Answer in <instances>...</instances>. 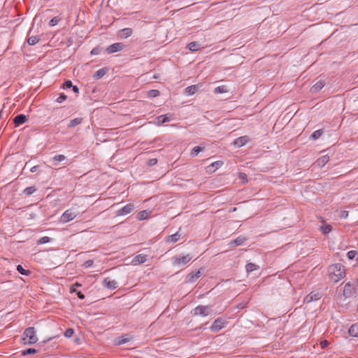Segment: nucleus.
<instances>
[{
  "label": "nucleus",
  "instance_id": "obj_29",
  "mask_svg": "<svg viewBox=\"0 0 358 358\" xmlns=\"http://www.w3.org/2000/svg\"><path fill=\"white\" fill-rule=\"evenodd\" d=\"M36 190V189L34 186L28 187L24 189L23 193L27 196H29L32 194L34 192H35Z\"/></svg>",
  "mask_w": 358,
  "mask_h": 358
},
{
  "label": "nucleus",
  "instance_id": "obj_42",
  "mask_svg": "<svg viewBox=\"0 0 358 358\" xmlns=\"http://www.w3.org/2000/svg\"><path fill=\"white\" fill-rule=\"evenodd\" d=\"M74 334V331L73 329H67L65 332H64V336L66 337V338H70Z\"/></svg>",
  "mask_w": 358,
  "mask_h": 358
},
{
  "label": "nucleus",
  "instance_id": "obj_17",
  "mask_svg": "<svg viewBox=\"0 0 358 358\" xmlns=\"http://www.w3.org/2000/svg\"><path fill=\"white\" fill-rule=\"evenodd\" d=\"M248 142L247 136H241L234 140V144L238 148L245 145Z\"/></svg>",
  "mask_w": 358,
  "mask_h": 358
},
{
  "label": "nucleus",
  "instance_id": "obj_22",
  "mask_svg": "<svg viewBox=\"0 0 358 358\" xmlns=\"http://www.w3.org/2000/svg\"><path fill=\"white\" fill-rule=\"evenodd\" d=\"M83 122V118L77 117L71 120L68 125L69 128L75 127L76 126L81 124Z\"/></svg>",
  "mask_w": 358,
  "mask_h": 358
},
{
  "label": "nucleus",
  "instance_id": "obj_28",
  "mask_svg": "<svg viewBox=\"0 0 358 358\" xmlns=\"http://www.w3.org/2000/svg\"><path fill=\"white\" fill-rule=\"evenodd\" d=\"M106 71L104 69H101L96 71V73L94 75V78L96 79H99L102 78L105 74Z\"/></svg>",
  "mask_w": 358,
  "mask_h": 358
},
{
  "label": "nucleus",
  "instance_id": "obj_23",
  "mask_svg": "<svg viewBox=\"0 0 358 358\" xmlns=\"http://www.w3.org/2000/svg\"><path fill=\"white\" fill-rule=\"evenodd\" d=\"M40 41L38 36H31L27 38V43L29 45H36Z\"/></svg>",
  "mask_w": 358,
  "mask_h": 358
},
{
  "label": "nucleus",
  "instance_id": "obj_3",
  "mask_svg": "<svg viewBox=\"0 0 358 358\" xmlns=\"http://www.w3.org/2000/svg\"><path fill=\"white\" fill-rule=\"evenodd\" d=\"M192 257L189 254L180 255L173 256L171 258V262L174 266H181L187 264L192 259Z\"/></svg>",
  "mask_w": 358,
  "mask_h": 358
},
{
  "label": "nucleus",
  "instance_id": "obj_33",
  "mask_svg": "<svg viewBox=\"0 0 358 358\" xmlns=\"http://www.w3.org/2000/svg\"><path fill=\"white\" fill-rule=\"evenodd\" d=\"M148 217V213L146 210H142L138 214V219L140 220H143L147 219Z\"/></svg>",
  "mask_w": 358,
  "mask_h": 358
},
{
  "label": "nucleus",
  "instance_id": "obj_14",
  "mask_svg": "<svg viewBox=\"0 0 358 358\" xmlns=\"http://www.w3.org/2000/svg\"><path fill=\"white\" fill-rule=\"evenodd\" d=\"M355 293V289L350 282L345 284L343 289V295L348 298L351 296Z\"/></svg>",
  "mask_w": 358,
  "mask_h": 358
},
{
  "label": "nucleus",
  "instance_id": "obj_53",
  "mask_svg": "<svg viewBox=\"0 0 358 358\" xmlns=\"http://www.w3.org/2000/svg\"><path fill=\"white\" fill-rule=\"evenodd\" d=\"M77 295H78V298L80 299H85V295L83 294H82L80 292H78Z\"/></svg>",
  "mask_w": 358,
  "mask_h": 358
},
{
  "label": "nucleus",
  "instance_id": "obj_36",
  "mask_svg": "<svg viewBox=\"0 0 358 358\" xmlns=\"http://www.w3.org/2000/svg\"><path fill=\"white\" fill-rule=\"evenodd\" d=\"M148 95L150 98L157 97L159 95V92L157 90H151L148 92Z\"/></svg>",
  "mask_w": 358,
  "mask_h": 358
},
{
  "label": "nucleus",
  "instance_id": "obj_47",
  "mask_svg": "<svg viewBox=\"0 0 358 358\" xmlns=\"http://www.w3.org/2000/svg\"><path fill=\"white\" fill-rule=\"evenodd\" d=\"M239 178L244 182H247V175L243 173H239Z\"/></svg>",
  "mask_w": 358,
  "mask_h": 358
},
{
  "label": "nucleus",
  "instance_id": "obj_43",
  "mask_svg": "<svg viewBox=\"0 0 358 358\" xmlns=\"http://www.w3.org/2000/svg\"><path fill=\"white\" fill-rule=\"evenodd\" d=\"M67 99V96L65 95L64 93L60 94L59 97L56 99V101L57 103H62L64 101H65Z\"/></svg>",
  "mask_w": 358,
  "mask_h": 358
},
{
  "label": "nucleus",
  "instance_id": "obj_46",
  "mask_svg": "<svg viewBox=\"0 0 358 358\" xmlns=\"http://www.w3.org/2000/svg\"><path fill=\"white\" fill-rule=\"evenodd\" d=\"M94 264V261L92 260V259H89V260H87L86 262H85V263L83 264V266L85 267V268H89V267H91Z\"/></svg>",
  "mask_w": 358,
  "mask_h": 358
},
{
  "label": "nucleus",
  "instance_id": "obj_50",
  "mask_svg": "<svg viewBox=\"0 0 358 358\" xmlns=\"http://www.w3.org/2000/svg\"><path fill=\"white\" fill-rule=\"evenodd\" d=\"M157 163V159H155V158H153V159H150L149 160V163H148V164H149L150 166H154V165H155Z\"/></svg>",
  "mask_w": 358,
  "mask_h": 358
},
{
  "label": "nucleus",
  "instance_id": "obj_49",
  "mask_svg": "<svg viewBox=\"0 0 358 358\" xmlns=\"http://www.w3.org/2000/svg\"><path fill=\"white\" fill-rule=\"evenodd\" d=\"M329 344V343L327 340H324L320 343V345H321L322 348H324L327 347Z\"/></svg>",
  "mask_w": 358,
  "mask_h": 358
},
{
  "label": "nucleus",
  "instance_id": "obj_57",
  "mask_svg": "<svg viewBox=\"0 0 358 358\" xmlns=\"http://www.w3.org/2000/svg\"><path fill=\"white\" fill-rule=\"evenodd\" d=\"M71 292H76V290H75V289H71Z\"/></svg>",
  "mask_w": 358,
  "mask_h": 358
},
{
  "label": "nucleus",
  "instance_id": "obj_1",
  "mask_svg": "<svg viewBox=\"0 0 358 358\" xmlns=\"http://www.w3.org/2000/svg\"><path fill=\"white\" fill-rule=\"evenodd\" d=\"M345 266L341 264H335L329 266V273L331 280L334 282H338L343 278L345 274Z\"/></svg>",
  "mask_w": 358,
  "mask_h": 358
},
{
  "label": "nucleus",
  "instance_id": "obj_37",
  "mask_svg": "<svg viewBox=\"0 0 358 358\" xmlns=\"http://www.w3.org/2000/svg\"><path fill=\"white\" fill-rule=\"evenodd\" d=\"M37 352H38V350L34 349V348H28L27 350H23L22 352V355L25 356V355H27L36 353Z\"/></svg>",
  "mask_w": 358,
  "mask_h": 358
},
{
  "label": "nucleus",
  "instance_id": "obj_51",
  "mask_svg": "<svg viewBox=\"0 0 358 358\" xmlns=\"http://www.w3.org/2000/svg\"><path fill=\"white\" fill-rule=\"evenodd\" d=\"M128 341V339L127 338H122L120 339L119 341H118V344L121 345V344H124L125 343H127Z\"/></svg>",
  "mask_w": 358,
  "mask_h": 358
},
{
  "label": "nucleus",
  "instance_id": "obj_48",
  "mask_svg": "<svg viewBox=\"0 0 358 358\" xmlns=\"http://www.w3.org/2000/svg\"><path fill=\"white\" fill-rule=\"evenodd\" d=\"M348 216V211L347 210H343L341 212L340 217L342 218H347Z\"/></svg>",
  "mask_w": 358,
  "mask_h": 358
},
{
  "label": "nucleus",
  "instance_id": "obj_25",
  "mask_svg": "<svg viewBox=\"0 0 358 358\" xmlns=\"http://www.w3.org/2000/svg\"><path fill=\"white\" fill-rule=\"evenodd\" d=\"M204 150V147L201 146H196L193 148V149L191 151V156L195 157L199 155V152H202Z\"/></svg>",
  "mask_w": 358,
  "mask_h": 358
},
{
  "label": "nucleus",
  "instance_id": "obj_4",
  "mask_svg": "<svg viewBox=\"0 0 358 358\" xmlns=\"http://www.w3.org/2000/svg\"><path fill=\"white\" fill-rule=\"evenodd\" d=\"M78 212L73 209L66 210L62 215L61 220L63 222H68L69 221L73 220L78 215Z\"/></svg>",
  "mask_w": 358,
  "mask_h": 358
},
{
  "label": "nucleus",
  "instance_id": "obj_18",
  "mask_svg": "<svg viewBox=\"0 0 358 358\" xmlns=\"http://www.w3.org/2000/svg\"><path fill=\"white\" fill-rule=\"evenodd\" d=\"M329 161V157L327 155L320 157L316 162L318 166L323 167Z\"/></svg>",
  "mask_w": 358,
  "mask_h": 358
},
{
  "label": "nucleus",
  "instance_id": "obj_12",
  "mask_svg": "<svg viewBox=\"0 0 358 358\" xmlns=\"http://www.w3.org/2000/svg\"><path fill=\"white\" fill-rule=\"evenodd\" d=\"M201 275V272L200 270H197L195 272L190 273L187 276V282L193 283L197 279H199Z\"/></svg>",
  "mask_w": 358,
  "mask_h": 358
},
{
  "label": "nucleus",
  "instance_id": "obj_54",
  "mask_svg": "<svg viewBox=\"0 0 358 358\" xmlns=\"http://www.w3.org/2000/svg\"><path fill=\"white\" fill-rule=\"evenodd\" d=\"M38 166H34L33 167L31 168L30 171L32 173H34L38 170Z\"/></svg>",
  "mask_w": 358,
  "mask_h": 358
},
{
  "label": "nucleus",
  "instance_id": "obj_7",
  "mask_svg": "<svg viewBox=\"0 0 358 358\" xmlns=\"http://www.w3.org/2000/svg\"><path fill=\"white\" fill-rule=\"evenodd\" d=\"M134 209L133 204L129 203L117 211V216H123L130 213Z\"/></svg>",
  "mask_w": 358,
  "mask_h": 358
},
{
  "label": "nucleus",
  "instance_id": "obj_45",
  "mask_svg": "<svg viewBox=\"0 0 358 358\" xmlns=\"http://www.w3.org/2000/svg\"><path fill=\"white\" fill-rule=\"evenodd\" d=\"M356 255V252L354 250H350L347 253V257L349 259H353Z\"/></svg>",
  "mask_w": 358,
  "mask_h": 358
},
{
  "label": "nucleus",
  "instance_id": "obj_26",
  "mask_svg": "<svg viewBox=\"0 0 358 358\" xmlns=\"http://www.w3.org/2000/svg\"><path fill=\"white\" fill-rule=\"evenodd\" d=\"M158 122L159 124H164L165 122H169L171 120V118L168 116V115H159L158 117Z\"/></svg>",
  "mask_w": 358,
  "mask_h": 358
},
{
  "label": "nucleus",
  "instance_id": "obj_40",
  "mask_svg": "<svg viewBox=\"0 0 358 358\" xmlns=\"http://www.w3.org/2000/svg\"><path fill=\"white\" fill-rule=\"evenodd\" d=\"M101 48L99 46H96L91 50L90 53L92 55H97L101 52Z\"/></svg>",
  "mask_w": 358,
  "mask_h": 358
},
{
  "label": "nucleus",
  "instance_id": "obj_24",
  "mask_svg": "<svg viewBox=\"0 0 358 358\" xmlns=\"http://www.w3.org/2000/svg\"><path fill=\"white\" fill-rule=\"evenodd\" d=\"M259 266L253 263H248L245 266V268L248 273H250L253 271L259 269Z\"/></svg>",
  "mask_w": 358,
  "mask_h": 358
},
{
  "label": "nucleus",
  "instance_id": "obj_16",
  "mask_svg": "<svg viewBox=\"0 0 358 358\" xmlns=\"http://www.w3.org/2000/svg\"><path fill=\"white\" fill-rule=\"evenodd\" d=\"M133 30L131 28H124L119 31V36L122 38H127L131 36Z\"/></svg>",
  "mask_w": 358,
  "mask_h": 358
},
{
  "label": "nucleus",
  "instance_id": "obj_19",
  "mask_svg": "<svg viewBox=\"0 0 358 358\" xmlns=\"http://www.w3.org/2000/svg\"><path fill=\"white\" fill-rule=\"evenodd\" d=\"M324 86V82L323 80H318L316 83H315L312 87V91L313 92H318L321 90Z\"/></svg>",
  "mask_w": 358,
  "mask_h": 358
},
{
  "label": "nucleus",
  "instance_id": "obj_9",
  "mask_svg": "<svg viewBox=\"0 0 358 358\" xmlns=\"http://www.w3.org/2000/svg\"><path fill=\"white\" fill-rule=\"evenodd\" d=\"M321 298V294L318 292H311L308 295L306 296L304 299V301L306 303H310L312 301H317Z\"/></svg>",
  "mask_w": 358,
  "mask_h": 358
},
{
  "label": "nucleus",
  "instance_id": "obj_52",
  "mask_svg": "<svg viewBox=\"0 0 358 358\" xmlns=\"http://www.w3.org/2000/svg\"><path fill=\"white\" fill-rule=\"evenodd\" d=\"M222 162H220V161H217V162H215L213 163V164H211V166H220V165H222Z\"/></svg>",
  "mask_w": 358,
  "mask_h": 358
},
{
  "label": "nucleus",
  "instance_id": "obj_2",
  "mask_svg": "<svg viewBox=\"0 0 358 358\" xmlns=\"http://www.w3.org/2000/svg\"><path fill=\"white\" fill-rule=\"evenodd\" d=\"M23 341L24 345H31L37 342L38 338L36 336L35 329L34 327L27 328L23 333Z\"/></svg>",
  "mask_w": 358,
  "mask_h": 358
},
{
  "label": "nucleus",
  "instance_id": "obj_13",
  "mask_svg": "<svg viewBox=\"0 0 358 358\" xmlns=\"http://www.w3.org/2000/svg\"><path fill=\"white\" fill-rule=\"evenodd\" d=\"M248 240V238L240 236L237 237L236 239L231 241L229 243L230 246H238L241 245H243L246 241Z\"/></svg>",
  "mask_w": 358,
  "mask_h": 358
},
{
  "label": "nucleus",
  "instance_id": "obj_30",
  "mask_svg": "<svg viewBox=\"0 0 358 358\" xmlns=\"http://www.w3.org/2000/svg\"><path fill=\"white\" fill-rule=\"evenodd\" d=\"M180 238V235L178 233H176L174 234H172L171 236H169L168 241L171 243H176L177 242Z\"/></svg>",
  "mask_w": 358,
  "mask_h": 358
},
{
  "label": "nucleus",
  "instance_id": "obj_55",
  "mask_svg": "<svg viewBox=\"0 0 358 358\" xmlns=\"http://www.w3.org/2000/svg\"><path fill=\"white\" fill-rule=\"evenodd\" d=\"M72 90L76 93H78L79 92V88L76 85H73L72 87Z\"/></svg>",
  "mask_w": 358,
  "mask_h": 358
},
{
  "label": "nucleus",
  "instance_id": "obj_35",
  "mask_svg": "<svg viewBox=\"0 0 358 358\" xmlns=\"http://www.w3.org/2000/svg\"><path fill=\"white\" fill-rule=\"evenodd\" d=\"M332 229V227L331 225H324L321 227V231L324 234H329Z\"/></svg>",
  "mask_w": 358,
  "mask_h": 358
},
{
  "label": "nucleus",
  "instance_id": "obj_56",
  "mask_svg": "<svg viewBox=\"0 0 358 358\" xmlns=\"http://www.w3.org/2000/svg\"><path fill=\"white\" fill-rule=\"evenodd\" d=\"M74 286H76V287H80V284H79L78 282H76Z\"/></svg>",
  "mask_w": 358,
  "mask_h": 358
},
{
  "label": "nucleus",
  "instance_id": "obj_38",
  "mask_svg": "<svg viewBox=\"0 0 358 358\" xmlns=\"http://www.w3.org/2000/svg\"><path fill=\"white\" fill-rule=\"evenodd\" d=\"M59 21L60 18H59L58 17H55L49 21L48 24L50 27H54L56 24H57Z\"/></svg>",
  "mask_w": 358,
  "mask_h": 358
},
{
  "label": "nucleus",
  "instance_id": "obj_27",
  "mask_svg": "<svg viewBox=\"0 0 358 358\" xmlns=\"http://www.w3.org/2000/svg\"><path fill=\"white\" fill-rule=\"evenodd\" d=\"M17 271L23 275H29L31 273L29 270L24 269L20 264L17 266Z\"/></svg>",
  "mask_w": 358,
  "mask_h": 358
},
{
  "label": "nucleus",
  "instance_id": "obj_6",
  "mask_svg": "<svg viewBox=\"0 0 358 358\" xmlns=\"http://www.w3.org/2000/svg\"><path fill=\"white\" fill-rule=\"evenodd\" d=\"M210 308L206 306H198L194 308V315L205 317L209 315Z\"/></svg>",
  "mask_w": 358,
  "mask_h": 358
},
{
  "label": "nucleus",
  "instance_id": "obj_39",
  "mask_svg": "<svg viewBox=\"0 0 358 358\" xmlns=\"http://www.w3.org/2000/svg\"><path fill=\"white\" fill-rule=\"evenodd\" d=\"M65 159H66V157L64 155H55L52 158V160L55 162H62Z\"/></svg>",
  "mask_w": 358,
  "mask_h": 358
},
{
  "label": "nucleus",
  "instance_id": "obj_8",
  "mask_svg": "<svg viewBox=\"0 0 358 358\" xmlns=\"http://www.w3.org/2000/svg\"><path fill=\"white\" fill-rule=\"evenodd\" d=\"M224 320L222 318H217L213 322L210 327V329L214 332H217L222 329L224 327Z\"/></svg>",
  "mask_w": 358,
  "mask_h": 358
},
{
  "label": "nucleus",
  "instance_id": "obj_21",
  "mask_svg": "<svg viewBox=\"0 0 358 358\" xmlns=\"http://www.w3.org/2000/svg\"><path fill=\"white\" fill-rule=\"evenodd\" d=\"M198 87L196 85H191L185 88V94L193 95L197 90Z\"/></svg>",
  "mask_w": 358,
  "mask_h": 358
},
{
  "label": "nucleus",
  "instance_id": "obj_32",
  "mask_svg": "<svg viewBox=\"0 0 358 358\" xmlns=\"http://www.w3.org/2000/svg\"><path fill=\"white\" fill-rule=\"evenodd\" d=\"M227 92V88L225 87V86L222 85V86H218L217 87L215 90H214V92L215 94H222V93H225Z\"/></svg>",
  "mask_w": 358,
  "mask_h": 358
},
{
  "label": "nucleus",
  "instance_id": "obj_11",
  "mask_svg": "<svg viewBox=\"0 0 358 358\" xmlns=\"http://www.w3.org/2000/svg\"><path fill=\"white\" fill-rule=\"evenodd\" d=\"M103 284L104 287L110 289H115L117 287V282L114 280H111L110 278H106L103 280Z\"/></svg>",
  "mask_w": 358,
  "mask_h": 358
},
{
  "label": "nucleus",
  "instance_id": "obj_31",
  "mask_svg": "<svg viewBox=\"0 0 358 358\" xmlns=\"http://www.w3.org/2000/svg\"><path fill=\"white\" fill-rule=\"evenodd\" d=\"M323 134V131L322 129H319V130H317V131H315L312 134H311V138L314 140H317V138H319L322 134Z\"/></svg>",
  "mask_w": 358,
  "mask_h": 358
},
{
  "label": "nucleus",
  "instance_id": "obj_34",
  "mask_svg": "<svg viewBox=\"0 0 358 358\" xmlns=\"http://www.w3.org/2000/svg\"><path fill=\"white\" fill-rule=\"evenodd\" d=\"M188 48L191 51H196L198 50L199 44L196 42H191L187 45Z\"/></svg>",
  "mask_w": 358,
  "mask_h": 358
},
{
  "label": "nucleus",
  "instance_id": "obj_15",
  "mask_svg": "<svg viewBox=\"0 0 358 358\" xmlns=\"http://www.w3.org/2000/svg\"><path fill=\"white\" fill-rule=\"evenodd\" d=\"M28 120L27 117L24 114H20L15 117L13 122L15 126H19L24 124Z\"/></svg>",
  "mask_w": 358,
  "mask_h": 358
},
{
  "label": "nucleus",
  "instance_id": "obj_44",
  "mask_svg": "<svg viewBox=\"0 0 358 358\" xmlns=\"http://www.w3.org/2000/svg\"><path fill=\"white\" fill-rule=\"evenodd\" d=\"M73 86V83H72V82L70 80H66L64 82V89H69V88L72 87Z\"/></svg>",
  "mask_w": 358,
  "mask_h": 358
},
{
  "label": "nucleus",
  "instance_id": "obj_10",
  "mask_svg": "<svg viewBox=\"0 0 358 358\" xmlns=\"http://www.w3.org/2000/svg\"><path fill=\"white\" fill-rule=\"evenodd\" d=\"M148 259V256L144 254H140L134 257L131 261L133 265H139L145 263Z\"/></svg>",
  "mask_w": 358,
  "mask_h": 358
},
{
  "label": "nucleus",
  "instance_id": "obj_20",
  "mask_svg": "<svg viewBox=\"0 0 358 358\" xmlns=\"http://www.w3.org/2000/svg\"><path fill=\"white\" fill-rule=\"evenodd\" d=\"M349 334L352 336H358V324H354L350 327Z\"/></svg>",
  "mask_w": 358,
  "mask_h": 358
},
{
  "label": "nucleus",
  "instance_id": "obj_5",
  "mask_svg": "<svg viewBox=\"0 0 358 358\" xmlns=\"http://www.w3.org/2000/svg\"><path fill=\"white\" fill-rule=\"evenodd\" d=\"M125 48H126V45L124 43H113V44L109 45L106 48V52L108 54H112V53H115V52L121 51V50H124Z\"/></svg>",
  "mask_w": 358,
  "mask_h": 358
},
{
  "label": "nucleus",
  "instance_id": "obj_58",
  "mask_svg": "<svg viewBox=\"0 0 358 358\" xmlns=\"http://www.w3.org/2000/svg\"><path fill=\"white\" fill-rule=\"evenodd\" d=\"M357 283H358V278H357Z\"/></svg>",
  "mask_w": 358,
  "mask_h": 358
},
{
  "label": "nucleus",
  "instance_id": "obj_41",
  "mask_svg": "<svg viewBox=\"0 0 358 358\" xmlns=\"http://www.w3.org/2000/svg\"><path fill=\"white\" fill-rule=\"evenodd\" d=\"M50 240H51V238L50 237L43 236L39 239L38 243H41V244L47 243H49L50 241Z\"/></svg>",
  "mask_w": 358,
  "mask_h": 358
}]
</instances>
